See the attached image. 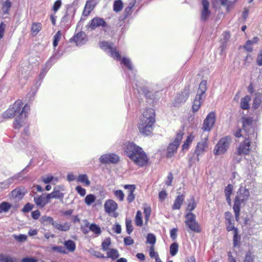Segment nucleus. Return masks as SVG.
I'll use <instances>...</instances> for the list:
<instances>
[{
	"label": "nucleus",
	"instance_id": "obj_59",
	"mask_svg": "<svg viewBox=\"0 0 262 262\" xmlns=\"http://www.w3.org/2000/svg\"><path fill=\"white\" fill-rule=\"evenodd\" d=\"M33 207V204L30 203H27L23 208V211L24 212H28L32 210Z\"/></svg>",
	"mask_w": 262,
	"mask_h": 262
},
{
	"label": "nucleus",
	"instance_id": "obj_57",
	"mask_svg": "<svg viewBox=\"0 0 262 262\" xmlns=\"http://www.w3.org/2000/svg\"><path fill=\"white\" fill-rule=\"evenodd\" d=\"M13 237L15 240L19 242H24L27 240V236L25 234H19L18 235H13Z\"/></svg>",
	"mask_w": 262,
	"mask_h": 262
},
{
	"label": "nucleus",
	"instance_id": "obj_44",
	"mask_svg": "<svg viewBox=\"0 0 262 262\" xmlns=\"http://www.w3.org/2000/svg\"><path fill=\"white\" fill-rule=\"evenodd\" d=\"M135 224L137 226H141L143 225L142 212L140 210L137 212L135 217Z\"/></svg>",
	"mask_w": 262,
	"mask_h": 262
},
{
	"label": "nucleus",
	"instance_id": "obj_64",
	"mask_svg": "<svg viewBox=\"0 0 262 262\" xmlns=\"http://www.w3.org/2000/svg\"><path fill=\"white\" fill-rule=\"evenodd\" d=\"M256 62L258 66H262V50L259 51L257 57Z\"/></svg>",
	"mask_w": 262,
	"mask_h": 262
},
{
	"label": "nucleus",
	"instance_id": "obj_13",
	"mask_svg": "<svg viewBox=\"0 0 262 262\" xmlns=\"http://www.w3.org/2000/svg\"><path fill=\"white\" fill-rule=\"evenodd\" d=\"M29 110L30 106L28 104H26L21 111L19 115L16 118L14 122V127L15 129H19L23 125L24 122L23 119L27 117Z\"/></svg>",
	"mask_w": 262,
	"mask_h": 262
},
{
	"label": "nucleus",
	"instance_id": "obj_20",
	"mask_svg": "<svg viewBox=\"0 0 262 262\" xmlns=\"http://www.w3.org/2000/svg\"><path fill=\"white\" fill-rule=\"evenodd\" d=\"M97 3L95 0H88L85 5L83 15L85 16H88L94 9Z\"/></svg>",
	"mask_w": 262,
	"mask_h": 262
},
{
	"label": "nucleus",
	"instance_id": "obj_46",
	"mask_svg": "<svg viewBox=\"0 0 262 262\" xmlns=\"http://www.w3.org/2000/svg\"><path fill=\"white\" fill-rule=\"evenodd\" d=\"M51 64L50 63V61L49 60L47 62L45 66V67L42 68L41 70V72L39 74V77L41 78H43L46 74V73L48 72L49 69L51 68Z\"/></svg>",
	"mask_w": 262,
	"mask_h": 262
},
{
	"label": "nucleus",
	"instance_id": "obj_24",
	"mask_svg": "<svg viewBox=\"0 0 262 262\" xmlns=\"http://www.w3.org/2000/svg\"><path fill=\"white\" fill-rule=\"evenodd\" d=\"M63 247L67 250V254L69 252H73L76 249V244L75 243L71 240L68 239L64 241L63 243Z\"/></svg>",
	"mask_w": 262,
	"mask_h": 262
},
{
	"label": "nucleus",
	"instance_id": "obj_36",
	"mask_svg": "<svg viewBox=\"0 0 262 262\" xmlns=\"http://www.w3.org/2000/svg\"><path fill=\"white\" fill-rule=\"evenodd\" d=\"M15 111L12 107L9 108L3 114V118L7 119L13 118L16 115Z\"/></svg>",
	"mask_w": 262,
	"mask_h": 262
},
{
	"label": "nucleus",
	"instance_id": "obj_16",
	"mask_svg": "<svg viewBox=\"0 0 262 262\" xmlns=\"http://www.w3.org/2000/svg\"><path fill=\"white\" fill-rule=\"evenodd\" d=\"M107 26L106 23L101 18L96 17L92 19L89 28L92 30L99 27H105Z\"/></svg>",
	"mask_w": 262,
	"mask_h": 262
},
{
	"label": "nucleus",
	"instance_id": "obj_63",
	"mask_svg": "<svg viewBox=\"0 0 262 262\" xmlns=\"http://www.w3.org/2000/svg\"><path fill=\"white\" fill-rule=\"evenodd\" d=\"M252 45L251 44V42L250 40H247L245 45L244 46V48L248 52H251L252 51L253 49L252 47Z\"/></svg>",
	"mask_w": 262,
	"mask_h": 262
},
{
	"label": "nucleus",
	"instance_id": "obj_12",
	"mask_svg": "<svg viewBox=\"0 0 262 262\" xmlns=\"http://www.w3.org/2000/svg\"><path fill=\"white\" fill-rule=\"evenodd\" d=\"M29 110L30 106L28 104H26L21 111L19 115L16 118L14 122V127L15 129H19L23 125L24 122L23 119L27 117Z\"/></svg>",
	"mask_w": 262,
	"mask_h": 262
},
{
	"label": "nucleus",
	"instance_id": "obj_52",
	"mask_svg": "<svg viewBox=\"0 0 262 262\" xmlns=\"http://www.w3.org/2000/svg\"><path fill=\"white\" fill-rule=\"evenodd\" d=\"M233 231V245L234 247L238 245V241L240 239L239 236L238 235V229H235Z\"/></svg>",
	"mask_w": 262,
	"mask_h": 262
},
{
	"label": "nucleus",
	"instance_id": "obj_47",
	"mask_svg": "<svg viewBox=\"0 0 262 262\" xmlns=\"http://www.w3.org/2000/svg\"><path fill=\"white\" fill-rule=\"evenodd\" d=\"M111 241L110 237L105 238L101 244V248L103 251H105L108 250V247L111 245Z\"/></svg>",
	"mask_w": 262,
	"mask_h": 262
},
{
	"label": "nucleus",
	"instance_id": "obj_28",
	"mask_svg": "<svg viewBox=\"0 0 262 262\" xmlns=\"http://www.w3.org/2000/svg\"><path fill=\"white\" fill-rule=\"evenodd\" d=\"M183 194H179L175 199L172 208L173 210L180 209L184 200Z\"/></svg>",
	"mask_w": 262,
	"mask_h": 262
},
{
	"label": "nucleus",
	"instance_id": "obj_32",
	"mask_svg": "<svg viewBox=\"0 0 262 262\" xmlns=\"http://www.w3.org/2000/svg\"><path fill=\"white\" fill-rule=\"evenodd\" d=\"M42 25L40 23H33L32 25L31 31L33 35H36L41 30Z\"/></svg>",
	"mask_w": 262,
	"mask_h": 262
},
{
	"label": "nucleus",
	"instance_id": "obj_8",
	"mask_svg": "<svg viewBox=\"0 0 262 262\" xmlns=\"http://www.w3.org/2000/svg\"><path fill=\"white\" fill-rule=\"evenodd\" d=\"M183 134L182 132L178 133L174 140L170 143L167 148V156L168 158L172 157L177 152L178 147L183 139Z\"/></svg>",
	"mask_w": 262,
	"mask_h": 262
},
{
	"label": "nucleus",
	"instance_id": "obj_17",
	"mask_svg": "<svg viewBox=\"0 0 262 262\" xmlns=\"http://www.w3.org/2000/svg\"><path fill=\"white\" fill-rule=\"evenodd\" d=\"M203 9L201 12V19L203 21H206L210 14V11L209 10V3L207 0H202Z\"/></svg>",
	"mask_w": 262,
	"mask_h": 262
},
{
	"label": "nucleus",
	"instance_id": "obj_23",
	"mask_svg": "<svg viewBox=\"0 0 262 262\" xmlns=\"http://www.w3.org/2000/svg\"><path fill=\"white\" fill-rule=\"evenodd\" d=\"M208 144L205 140H202L199 142L196 146L194 154L200 156L204 154L205 149L207 148Z\"/></svg>",
	"mask_w": 262,
	"mask_h": 262
},
{
	"label": "nucleus",
	"instance_id": "obj_29",
	"mask_svg": "<svg viewBox=\"0 0 262 262\" xmlns=\"http://www.w3.org/2000/svg\"><path fill=\"white\" fill-rule=\"evenodd\" d=\"M233 186L231 184H228L225 188V194L226 199V201L229 205H231V200L230 199V195L233 191Z\"/></svg>",
	"mask_w": 262,
	"mask_h": 262
},
{
	"label": "nucleus",
	"instance_id": "obj_61",
	"mask_svg": "<svg viewBox=\"0 0 262 262\" xmlns=\"http://www.w3.org/2000/svg\"><path fill=\"white\" fill-rule=\"evenodd\" d=\"M144 213L145 214V220L146 221H148L151 213L150 207H146L144 209Z\"/></svg>",
	"mask_w": 262,
	"mask_h": 262
},
{
	"label": "nucleus",
	"instance_id": "obj_56",
	"mask_svg": "<svg viewBox=\"0 0 262 262\" xmlns=\"http://www.w3.org/2000/svg\"><path fill=\"white\" fill-rule=\"evenodd\" d=\"M41 220L43 223H48L52 224L53 226L54 225L53 223H55V221H54L53 219L50 216H43Z\"/></svg>",
	"mask_w": 262,
	"mask_h": 262
},
{
	"label": "nucleus",
	"instance_id": "obj_15",
	"mask_svg": "<svg viewBox=\"0 0 262 262\" xmlns=\"http://www.w3.org/2000/svg\"><path fill=\"white\" fill-rule=\"evenodd\" d=\"M86 35L83 32L78 33L76 35L70 39V41H74L77 46H81L86 41Z\"/></svg>",
	"mask_w": 262,
	"mask_h": 262
},
{
	"label": "nucleus",
	"instance_id": "obj_37",
	"mask_svg": "<svg viewBox=\"0 0 262 262\" xmlns=\"http://www.w3.org/2000/svg\"><path fill=\"white\" fill-rule=\"evenodd\" d=\"M194 138V136L192 134H190L189 136L187 137L186 141L184 142V144L182 145L183 150L187 149L188 148L189 145L191 144Z\"/></svg>",
	"mask_w": 262,
	"mask_h": 262
},
{
	"label": "nucleus",
	"instance_id": "obj_21",
	"mask_svg": "<svg viewBox=\"0 0 262 262\" xmlns=\"http://www.w3.org/2000/svg\"><path fill=\"white\" fill-rule=\"evenodd\" d=\"M27 190L24 188H16L11 191L12 197L17 200H21L26 193Z\"/></svg>",
	"mask_w": 262,
	"mask_h": 262
},
{
	"label": "nucleus",
	"instance_id": "obj_34",
	"mask_svg": "<svg viewBox=\"0 0 262 262\" xmlns=\"http://www.w3.org/2000/svg\"><path fill=\"white\" fill-rule=\"evenodd\" d=\"M12 6V2L10 0H6L3 4L2 8L4 14H7Z\"/></svg>",
	"mask_w": 262,
	"mask_h": 262
},
{
	"label": "nucleus",
	"instance_id": "obj_3",
	"mask_svg": "<svg viewBox=\"0 0 262 262\" xmlns=\"http://www.w3.org/2000/svg\"><path fill=\"white\" fill-rule=\"evenodd\" d=\"M250 196L248 189L241 186L237 192V194L234 200L233 210L235 214V220L238 222L242 204H245Z\"/></svg>",
	"mask_w": 262,
	"mask_h": 262
},
{
	"label": "nucleus",
	"instance_id": "obj_43",
	"mask_svg": "<svg viewBox=\"0 0 262 262\" xmlns=\"http://www.w3.org/2000/svg\"><path fill=\"white\" fill-rule=\"evenodd\" d=\"M121 63L126 67L129 70L132 71L133 70V65L129 58L123 57L121 60Z\"/></svg>",
	"mask_w": 262,
	"mask_h": 262
},
{
	"label": "nucleus",
	"instance_id": "obj_41",
	"mask_svg": "<svg viewBox=\"0 0 262 262\" xmlns=\"http://www.w3.org/2000/svg\"><path fill=\"white\" fill-rule=\"evenodd\" d=\"M15 259L9 255L0 254V262H15Z\"/></svg>",
	"mask_w": 262,
	"mask_h": 262
},
{
	"label": "nucleus",
	"instance_id": "obj_39",
	"mask_svg": "<svg viewBox=\"0 0 262 262\" xmlns=\"http://www.w3.org/2000/svg\"><path fill=\"white\" fill-rule=\"evenodd\" d=\"M123 3L121 0H116L113 5V10L115 12H120L123 8Z\"/></svg>",
	"mask_w": 262,
	"mask_h": 262
},
{
	"label": "nucleus",
	"instance_id": "obj_42",
	"mask_svg": "<svg viewBox=\"0 0 262 262\" xmlns=\"http://www.w3.org/2000/svg\"><path fill=\"white\" fill-rule=\"evenodd\" d=\"M11 207V205L8 202H4L0 204V213L7 212Z\"/></svg>",
	"mask_w": 262,
	"mask_h": 262
},
{
	"label": "nucleus",
	"instance_id": "obj_18",
	"mask_svg": "<svg viewBox=\"0 0 262 262\" xmlns=\"http://www.w3.org/2000/svg\"><path fill=\"white\" fill-rule=\"evenodd\" d=\"M225 219L226 229L228 231H234L235 229H237L234 227V221L231 212L229 211L225 212Z\"/></svg>",
	"mask_w": 262,
	"mask_h": 262
},
{
	"label": "nucleus",
	"instance_id": "obj_53",
	"mask_svg": "<svg viewBox=\"0 0 262 262\" xmlns=\"http://www.w3.org/2000/svg\"><path fill=\"white\" fill-rule=\"evenodd\" d=\"M125 223L126 232L128 234H130L133 230V228L132 224V221L129 219H126Z\"/></svg>",
	"mask_w": 262,
	"mask_h": 262
},
{
	"label": "nucleus",
	"instance_id": "obj_48",
	"mask_svg": "<svg viewBox=\"0 0 262 262\" xmlns=\"http://www.w3.org/2000/svg\"><path fill=\"white\" fill-rule=\"evenodd\" d=\"M96 200V197L94 196V195L90 194L87 195L84 199L85 203L89 206L92 203H94Z\"/></svg>",
	"mask_w": 262,
	"mask_h": 262
},
{
	"label": "nucleus",
	"instance_id": "obj_49",
	"mask_svg": "<svg viewBox=\"0 0 262 262\" xmlns=\"http://www.w3.org/2000/svg\"><path fill=\"white\" fill-rule=\"evenodd\" d=\"M178 244L176 243H172L170 246V253L172 256H174L178 251Z\"/></svg>",
	"mask_w": 262,
	"mask_h": 262
},
{
	"label": "nucleus",
	"instance_id": "obj_25",
	"mask_svg": "<svg viewBox=\"0 0 262 262\" xmlns=\"http://www.w3.org/2000/svg\"><path fill=\"white\" fill-rule=\"evenodd\" d=\"M260 106L262 107V93L260 92H257L255 94L252 107L254 109H256Z\"/></svg>",
	"mask_w": 262,
	"mask_h": 262
},
{
	"label": "nucleus",
	"instance_id": "obj_40",
	"mask_svg": "<svg viewBox=\"0 0 262 262\" xmlns=\"http://www.w3.org/2000/svg\"><path fill=\"white\" fill-rule=\"evenodd\" d=\"M77 181L84 183L85 186L90 185V181L86 174H80L77 178Z\"/></svg>",
	"mask_w": 262,
	"mask_h": 262
},
{
	"label": "nucleus",
	"instance_id": "obj_54",
	"mask_svg": "<svg viewBox=\"0 0 262 262\" xmlns=\"http://www.w3.org/2000/svg\"><path fill=\"white\" fill-rule=\"evenodd\" d=\"M196 203L194 202V199L193 198H192L190 201L187 205V210L189 211L190 212L192 211L196 207Z\"/></svg>",
	"mask_w": 262,
	"mask_h": 262
},
{
	"label": "nucleus",
	"instance_id": "obj_22",
	"mask_svg": "<svg viewBox=\"0 0 262 262\" xmlns=\"http://www.w3.org/2000/svg\"><path fill=\"white\" fill-rule=\"evenodd\" d=\"M104 208L106 212L111 213L117 209V204L112 200H108L104 203Z\"/></svg>",
	"mask_w": 262,
	"mask_h": 262
},
{
	"label": "nucleus",
	"instance_id": "obj_26",
	"mask_svg": "<svg viewBox=\"0 0 262 262\" xmlns=\"http://www.w3.org/2000/svg\"><path fill=\"white\" fill-rule=\"evenodd\" d=\"M34 201L36 205L40 207L43 208L48 203V201L45 199L43 195H36L34 197Z\"/></svg>",
	"mask_w": 262,
	"mask_h": 262
},
{
	"label": "nucleus",
	"instance_id": "obj_27",
	"mask_svg": "<svg viewBox=\"0 0 262 262\" xmlns=\"http://www.w3.org/2000/svg\"><path fill=\"white\" fill-rule=\"evenodd\" d=\"M53 226L56 229L61 231H67L70 229V225L69 223L66 222L64 224H61L58 221H55Z\"/></svg>",
	"mask_w": 262,
	"mask_h": 262
},
{
	"label": "nucleus",
	"instance_id": "obj_9",
	"mask_svg": "<svg viewBox=\"0 0 262 262\" xmlns=\"http://www.w3.org/2000/svg\"><path fill=\"white\" fill-rule=\"evenodd\" d=\"M99 47L103 50L107 51L110 54V56L117 60L121 59V56L116 47H113L112 43L105 41H100L99 43Z\"/></svg>",
	"mask_w": 262,
	"mask_h": 262
},
{
	"label": "nucleus",
	"instance_id": "obj_1",
	"mask_svg": "<svg viewBox=\"0 0 262 262\" xmlns=\"http://www.w3.org/2000/svg\"><path fill=\"white\" fill-rule=\"evenodd\" d=\"M125 152L134 162L140 167L147 164L148 159L142 148L133 142L128 143L126 146Z\"/></svg>",
	"mask_w": 262,
	"mask_h": 262
},
{
	"label": "nucleus",
	"instance_id": "obj_19",
	"mask_svg": "<svg viewBox=\"0 0 262 262\" xmlns=\"http://www.w3.org/2000/svg\"><path fill=\"white\" fill-rule=\"evenodd\" d=\"M124 188L127 190V201L130 203L134 201L135 199V194L134 192L136 190V186L135 185H125Z\"/></svg>",
	"mask_w": 262,
	"mask_h": 262
},
{
	"label": "nucleus",
	"instance_id": "obj_4",
	"mask_svg": "<svg viewBox=\"0 0 262 262\" xmlns=\"http://www.w3.org/2000/svg\"><path fill=\"white\" fill-rule=\"evenodd\" d=\"M206 81H202L199 85V88L197 92L195 99L192 104V112L193 113L196 112L200 108L204 99L205 97L204 95L206 91Z\"/></svg>",
	"mask_w": 262,
	"mask_h": 262
},
{
	"label": "nucleus",
	"instance_id": "obj_50",
	"mask_svg": "<svg viewBox=\"0 0 262 262\" xmlns=\"http://www.w3.org/2000/svg\"><path fill=\"white\" fill-rule=\"evenodd\" d=\"M115 196L120 201L124 200V194L121 190H116L114 191Z\"/></svg>",
	"mask_w": 262,
	"mask_h": 262
},
{
	"label": "nucleus",
	"instance_id": "obj_30",
	"mask_svg": "<svg viewBox=\"0 0 262 262\" xmlns=\"http://www.w3.org/2000/svg\"><path fill=\"white\" fill-rule=\"evenodd\" d=\"M50 248V251L52 252H56L59 254H67V250L64 248L63 246H52Z\"/></svg>",
	"mask_w": 262,
	"mask_h": 262
},
{
	"label": "nucleus",
	"instance_id": "obj_60",
	"mask_svg": "<svg viewBox=\"0 0 262 262\" xmlns=\"http://www.w3.org/2000/svg\"><path fill=\"white\" fill-rule=\"evenodd\" d=\"M75 189L77 191V192L82 196H84L86 194L85 189L80 186H76Z\"/></svg>",
	"mask_w": 262,
	"mask_h": 262
},
{
	"label": "nucleus",
	"instance_id": "obj_51",
	"mask_svg": "<svg viewBox=\"0 0 262 262\" xmlns=\"http://www.w3.org/2000/svg\"><path fill=\"white\" fill-rule=\"evenodd\" d=\"M99 161L102 164L110 163V154H105L102 155L99 158Z\"/></svg>",
	"mask_w": 262,
	"mask_h": 262
},
{
	"label": "nucleus",
	"instance_id": "obj_7",
	"mask_svg": "<svg viewBox=\"0 0 262 262\" xmlns=\"http://www.w3.org/2000/svg\"><path fill=\"white\" fill-rule=\"evenodd\" d=\"M231 141V138L230 136H227L221 138L213 150V153L215 155H219L224 154L229 147Z\"/></svg>",
	"mask_w": 262,
	"mask_h": 262
},
{
	"label": "nucleus",
	"instance_id": "obj_35",
	"mask_svg": "<svg viewBox=\"0 0 262 262\" xmlns=\"http://www.w3.org/2000/svg\"><path fill=\"white\" fill-rule=\"evenodd\" d=\"M59 188L62 189V187L58 186L54 187L53 192H51L54 199H62L63 197V194L60 192Z\"/></svg>",
	"mask_w": 262,
	"mask_h": 262
},
{
	"label": "nucleus",
	"instance_id": "obj_33",
	"mask_svg": "<svg viewBox=\"0 0 262 262\" xmlns=\"http://www.w3.org/2000/svg\"><path fill=\"white\" fill-rule=\"evenodd\" d=\"M107 257L111 258L112 259H115L118 258L120 256L119 251L116 249H110L107 252Z\"/></svg>",
	"mask_w": 262,
	"mask_h": 262
},
{
	"label": "nucleus",
	"instance_id": "obj_31",
	"mask_svg": "<svg viewBox=\"0 0 262 262\" xmlns=\"http://www.w3.org/2000/svg\"><path fill=\"white\" fill-rule=\"evenodd\" d=\"M251 97L247 95L245 97L242 98L241 100V107L243 110H247L249 107V101Z\"/></svg>",
	"mask_w": 262,
	"mask_h": 262
},
{
	"label": "nucleus",
	"instance_id": "obj_5",
	"mask_svg": "<svg viewBox=\"0 0 262 262\" xmlns=\"http://www.w3.org/2000/svg\"><path fill=\"white\" fill-rule=\"evenodd\" d=\"M241 119L245 136H249L251 138H256L257 134L253 119L249 117H243Z\"/></svg>",
	"mask_w": 262,
	"mask_h": 262
},
{
	"label": "nucleus",
	"instance_id": "obj_2",
	"mask_svg": "<svg viewBox=\"0 0 262 262\" xmlns=\"http://www.w3.org/2000/svg\"><path fill=\"white\" fill-rule=\"evenodd\" d=\"M155 112L151 108H147L143 113L138 124L140 133L144 136L149 135L152 131L155 123Z\"/></svg>",
	"mask_w": 262,
	"mask_h": 262
},
{
	"label": "nucleus",
	"instance_id": "obj_45",
	"mask_svg": "<svg viewBox=\"0 0 262 262\" xmlns=\"http://www.w3.org/2000/svg\"><path fill=\"white\" fill-rule=\"evenodd\" d=\"M89 230L94 232L96 235H100L101 233V230L100 227L95 224H92L89 226Z\"/></svg>",
	"mask_w": 262,
	"mask_h": 262
},
{
	"label": "nucleus",
	"instance_id": "obj_55",
	"mask_svg": "<svg viewBox=\"0 0 262 262\" xmlns=\"http://www.w3.org/2000/svg\"><path fill=\"white\" fill-rule=\"evenodd\" d=\"M156 236L151 233H149L147 236V243L154 245L156 243Z\"/></svg>",
	"mask_w": 262,
	"mask_h": 262
},
{
	"label": "nucleus",
	"instance_id": "obj_10",
	"mask_svg": "<svg viewBox=\"0 0 262 262\" xmlns=\"http://www.w3.org/2000/svg\"><path fill=\"white\" fill-rule=\"evenodd\" d=\"M185 217L186 220L185 223L189 229L194 232H200V226L196 221L195 215L191 212H188L186 214Z\"/></svg>",
	"mask_w": 262,
	"mask_h": 262
},
{
	"label": "nucleus",
	"instance_id": "obj_62",
	"mask_svg": "<svg viewBox=\"0 0 262 262\" xmlns=\"http://www.w3.org/2000/svg\"><path fill=\"white\" fill-rule=\"evenodd\" d=\"M134 6V3H129V5L126 8H125L124 10V13L126 17L131 14V10Z\"/></svg>",
	"mask_w": 262,
	"mask_h": 262
},
{
	"label": "nucleus",
	"instance_id": "obj_11",
	"mask_svg": "<svg viewBox=\"0 0 262 262\" xmlns=\"http://www.w3.org/2000/svg\"><path fill=\"white\" fill-rule=\"evenodd\" d=\"M215 114L213 112L209 113L203 121L202 129L204 132H210L215 123Z\"/></svg>",
	"mask_w": 262,
	"mask_h": 262
},
{
	"label": "nucleus",
	"instance_id": "obj_58",
	"mask_svg": "<svg viewBox=\"0 0 262 262\" xmlns=\"http://www.w3.org/2000/svg\"><path fill=\"white\" fill-rule=\"evenodd\" d=\"M110 163H116L119 160V157L115 154H110Z\"/></svg>",
	"mask_w": 262,
	"mask_h": 262
},
{
	"label": "nucleus",
	"instance_id": "obj_38",
	"mask_svg": "<svg viewBox=\"0 0 262 262\" xmlns=\"http://www.w3.org/2000/svg\"><path fill=\"white\" fill-rule=\"evenodd\" d=\"M23 105V103L21 100H18L14 103L12 108H14V111H16V115L18 113H20Z\"/></svg>",
	"mask_w": 262,
	"mask_h": 262
},
{
	"label": "nucleus",
	"instance_id": "obj_6",
	"mask_svg": "<svg viewBox=\"0 0 262 262\" xmlns=\"http://www.w3.org/2000/svg\"><path fill=\"white\" fill-rule=\"evenodd\" d=\"M245 138L244 142L239 145L235 153L237 155L235 160L237 162H239L242 160V158L239 156L242 155H248L249 154L250 150L251 142L254 139L251 138L250 136L245 135Z\"/></svg>",
	"mask_w": 262,
	"mask_h": 262
},
{
	"label": "nucleus",
	"instance_id": "obj_14",
	"mask_svg": "<svg viewBox=\"0 0 262 262\" xmlns=\"http://www.w3.org/2000/svg\"><path fill=\"white\" fill-rule=\"evenodd\" d=\"M189 89L185 88L182 93L178 94L175 98L174 105L178 106L181 103L185 102L189 97Z\"/></svg>",
	"mask_w": 262,
	"mask_h": 262
}]
</instances>
